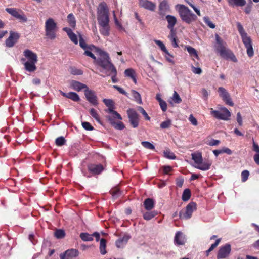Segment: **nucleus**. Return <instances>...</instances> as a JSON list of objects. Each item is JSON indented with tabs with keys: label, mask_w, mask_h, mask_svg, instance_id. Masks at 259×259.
<instances>
[{
	"label": "nucleus",
	"mask_w": 259,
	"mask_h": 259,
	"mask_svg": "<svg viewBox=\"0 0 259 259\" xmlns=\"http://www.w3.org/2000/svg\"><path fill=\"white\" fill-rule=\"evenodd\" d=\"M97 53L99 57L97 58L95 64L100 67L99 70L101 72L105 73L115 67L108 53L99 49L97 50Z\"/></svg>",
	"instance_id": "nucleus-1"
},
{
	"label": "nucleus",
	"mask_w": 259,
	"mask_h": 259,
	"mask_svg": "<svg viewBox=\"0 0 259 259\" xmlns=\"http://www.w3.org/2000/svg\"><path fill=\"white\" fill-rule=\"evenodd\" d=\"M215 49L220 55L226 59H230L234 62H237V59L233 53L226 47V44L223 42L218 35H215Z\"/></svg>",
	"instance_id": "nucleus-2"
},
{
	"label": "nucleus",
	"mask_w": 259,
	"mask_h": 259,
	"mask_svg": "<svg viewBox=\"0 0 259 259\" xmlns=\"http://www.w3.org/2000/svg\"><path fill=\"white\" fill-rule=\"evenodd\" d=\"M182 20L187 24L195 21L197 16L186 6L182 4H178L176 6Z\"/></svg>",
	"instance_id": "nucleus-3"
},
{
	"label": "nucleus",
	"mask_w": 259,
	"mask_h": 259,
	"mask_svg": "<svg viewBox=\"0 0 259 259\" xmlns=\"http://www.w3.org/2000/svg\"><path fill=\"white\" fill-rule=\"evenodd\" d=\"M58 27L56 22L52 18L47 19L45 23V31L46 36L51 40H54L56 37V32Z\"/></svg>",
	"instance_id": "nucleus-4"
},
{
	"label": "nucleus",
	"mask_w": 259,
	"mask_h": 259,
	"mask_svg": "<svg viewBox=\"0 0 259 259\" xmlns=\"http://www.w3.org/2000/svg\"><path fill=\"white\" fill-rule=\"evenodd\" d=\"M97 14L99 24L109 23V10L105 3L99 4Z\"/></svg>",
	"instance_id": "nucleus-5"
},
{
	"label": "nucleus",
	"mask_w": 259,
	"mask_h": 259,
	"mask_svg": "<svg viewBox=\"0 0 259 259\" xmlns=\"http://www.w3.org/2000/svg\"><path fill=\"white\" fill-rule=\"evenodd\" d=\"M211 114L218 119L228 120L231 116L230 112L226 108L222 107L220 110H214L211 109Z\"/></svg>",
	"instance_id": "nucleus-6"
},
{
	"label": "nucleus",
	"mask_w": 259,
	"mask_h": 259,
	"mask_svg": "<svg viewBox=\"0 0 259 259\" xmlns=\"http://www.w3.org/2000/svg\"><path fill=\"white\" fill-rule=\"evenodd\" d=\"M196 203L194 202H191L189 203L186 207L185 212L184 213L182 212H180V218L186 220L190 219L192 217L193 211L196 210Z\"/></svg>",
	"instance_id": "nucleus-7"
},
{
	"label": "nucleus",
	"mask_w": 259,
	"mask_h": 259,
	"mask_svg": "<svg viewBox=\"0 0 259 259\" xmlns=\"http://www.w3.org/2000/svg\"><path fill=\"white\" fill-rule=\"evenodd\" d=\"M242 42L246 49L247 54L249 57L254 55V51L251 38L247 34L241 37Z\"/></svg>",
	"instance_id": "nucleus-8"
},
{
	"label": "nucleus",
	"mask_w": 259,
	"mask_h": 259,
	"mask_svg": "<svg viewBox=\"0 0 259 259\" xmlns=\"http://www.w3.org/2000/svg\"><path fill=\"white\" fill-rule=\"evenodd\" d=\"M218 92L219 96L221 98H222V99L226 103V104L229 105L230 106H233L234 105V103L232 101L229 93L224 87H219L218 89Z\"/></svg>",
	"instance_id": "nucleus-9"
},
{
	"label": "nucleus",
	"mask_w": 259,
	"mask_h": 259,
	"mask_svg": "<svg viewBox=\"0 0 259 259\" xmlns=\"http://www.w3.org/2000/svg\"><path fill=\"white\" fill-rule=\"evenodd\" d=\"M129 121L134 128L138 127L139 125V117L137 112L132 109H129L127 111Z\"/></svg>",
	"instance_id": "nucleus-10"
},
{
	"label": "nucleus",
	"mask_w": 259,
	"mask_h": 259,
	"mask_svg": "<svg viewBox=\"0 0 259 259\" xmlns=\"http://www.w3.org/2000/svg\"><path fill=\"white\" fill-rule=\"evenodd\" d=\"M84 95L87 100L93 105L98 104L97 97L94 91L89 89L88 87L87 89L84 91Z\"/></svg>",
	"instance_id": "nucleus-11"
},
{
	"label": "nucleus",
	"mask_w": 259,
	"mask_h": 259,
	"mask_svg": "<svg viewBox=\"0 0 259 259\" xmlns=\"http://www.w3.org/2000/svg\"><path fill=\"white\" fill-rule=\"evenodd\" d=\"M6 10L12 16L22 22H25L27 21V17L25 16L23 12L21 11L19 12L16 9L7 8Z\"/></svg>",
	"instance_id": "nucleus-12"
},
{
	"label": "nucleus",
	"mask_w": 259,
	"mask_h": 259,
	"mask_svg": "<svg viewBox=\"0 0 259 259\" xmlns=\"http://www.w3.org/2000/svg\"><path fill=\"white\" fill-rule=\"evenodd\" d=\"M231 250V245L229 244H226L224 246L220 247L217 254V258H227L229 256Z\"/></svg>",
	"instance_id": "nucleus-13"
},
{
	"label": "nucleus",
	"mask_w": 259,
	"mask_h": 259,
	"mask_svg": "<svg viewBox=\"0 0 259 259\" xmlns=\"http://www.w3.org/2000/svg\"><path fill=\"white\" fill-rule=\"evenodd\" d=\"M20 36L17 32L10 31L9 37L6 40V45L8 47H12L17 41Z\"/></svg>",
	"instance_id": "nucleus-14"
},
{
	"label": "nucleus",
	"mask_w": 259,
	"mask_h": 259,
	"mask_svg": "<svg viewBox=\"0 0 259 259\" xmlns=\"http://www.w3.org/2000/svg\"><path fill=\"white\" fill-rule=\"evenodd\" d=\"M78 255L77 250L71 249L65 251L60 254V259H74Z\"/></svg>",
	"instance_id": "nucleus-15"
},
{
	"label": "nucleus",
	"mask_w": 259,
	"mask_h": 259,
	"mask_svg": "<svg viewBox=\"0 0 259 259\" xmlns=\"http://www.w3.org/2000/svg\"><path fill=\"white\" fill-rule=\"evenodd\" d=\"M24 58H26L27 60L26 61L31 62H37V55L36 53L33 52L32 51L26 49L24 50Z\"/></svg>",
	"instance_id": "nucleus-16"
},
{
	"label": "nucleus",
	"mask_w": 259,
	"mask_h": 259,
	"mask_svg": "<svg viewBox=\"0 0 259 259\" xmlns=\"http://www.w3.org/2000/svg\"><path fill=\"white\" fill-rule=\"evenodd\" d=\"M21 61L23 64L25 70L27 71L33 72L36 70V64L37 62L26 61V58H22Z\"/></svg>",
	"instance_id": "nucleus-17"
},
{
	"label": "nucleus",
	"mask_w": 259,
	"mask_h": 259,
	"mask_svg": "<svg viewBox=\"0 0 259 259\" xmlns=\"http://www.w3.org/2000/svg\"><path fill=\"white\" fill-rule=\"evenodd\" d=\"M139 6L151 11H154L156 8L155 4L148 0H139Z\"/></svg>",
	"instance_id": "nucleus-18"
},
{
	"label": "nucleus",
	"mask_w": 259,
	"mask_h": 259,
	"mask_svg": "<svg viewBox=\"0 0 259 259\" xmlns=\"http://www.w3.org/2000/svg\"><path fill=\"white\" fill-rule=\"evenodd\" d=\"M186 241V236L181 231L177 232L174 238L175 243L178 245H183Z\"/></svg>",
	"instance_id": "nucleus-19"
},
{
	"label": "nucleus",
	"mask_w": 259,
	"mask_h": 259,
	"mask_svg": "<svg viewBox=\"0 0 259 259\" xmlns=\"http://www.w3.org/2000/svg\"><path fill=\"white\" fill-rule=\"evenodd\" d=\"M159 14L160 15L164 16L166 13L169 11L170 7L167 0L162 1L158 6Z\"/></svg>",
	"instance_id": "nucleus-20"
},
{
	"label": "nucleus",
	"mask_w": 259,
	"mask_h": 259,
	"mask_svg": "<svg viewBox=\"0 0 259 259\" xmlns=\"http://www.w3.org/2000/svg\"><path fill=\"white\" fill-rule=\"evenodd\" d=\"M70 84L71 88L77 92H79L82 90L84 91L88 87L86 84L76 80H71Z\"/></svg>",
	"instance_id": "nucleus-21"
},
{
	"label": "nucleus",
	"mask_w": 259,
	"mask_h": 259,
	"mask_svg": "<svg viewBox=\"0 0 259 259\" xmlns=\"http://www.w3.org/2000/svg\"><path fill=\"white\" fill-rule=\"evenodd\" d=\"M89 170L95 175H98L103 170V167L101 164H91L88 165Z\"/></svg>",
	"instance_id": "nucleus-22"
},
{
	"label": "nucleus",
	"mask_w": 259,
	"mask_h": 259,
	"mask_svg": "<svg viewBox=\"0 0 259 259\" xmlns=\"http://www.w3.org/2000/svg\"><path fill=\"white\" fill-rule=\"evenodd\" d=\"M131 236L125 234L122 237L119 238L116 241V245L118 248H123L127 243Z\"/></svg>",
	"instance_id": "nucleus-23"
},
{
	"label": "nucleus",
	"mask_w": 259,
	"mask_h": 259,
	"mask_svg": "<svg viewBox=\"0 0 259 259\" xmlns=\"http://www.w3.org/2000/svg\"><path fill=\"white\" fill-rule=\"evenodd\" d=\"M63 30L66 32L70 40L75 44H78V39L76 35L72 31V30L68 27H64Z\"/></svg>",
	"instance_id": "nucleus-24"
},
{
	"label": "nucleus",
	"mask_w": 259,
	"mask_h": 259,
	"mask_svg": "<svg viewBox=\"0 0 259 259\" xmlns=\"http://www.w3.org/2000/svg\"><path fill=\"white\" fill-rule=\"evenodd\" d=\"M107 119L110 122V123L117 130H122L125 128V126L124 124L119 121L118 122H116L114 119H113L111 116H108Z\"/></svg>",
	"instance_id": "nucleus-25"
},
{
	"label": "nucleus",
	"mask_w": 259,
	"mask_h": 259,
	"mask_svg": "<svg viewBox=\"0 0 259 259\" xmlns=\"http://www.w3.org/2000/svg\"><path fill=\"white\" fill-rule=\"evenodd\" d=\"M100 28V32L101 34L105 36H108L110 34V26L109 23L99 24Z\"/></svg>",
	"instance_id": "nucleus-26"
},
{
	"label": "nucleus",
	"mask_w": 259,
	"mask_h": 259,
	"mask_svg": "<svg viewBox=\"0 0 259 259\" xmlns=\"http://www.w3.org/2000/svg\"><path fill=\"white\" fill-rule=\"evenodd\" d=\"M104 74H105V75H101L103 77H105V76H111L112 81L113 83H116L118 81V79L116 77V76L117 74V70H116L115 67L114 68H112V69H111V70H110V71H109L108 72H106Z\"/></svg>",
	"instance_id": "nucleus-27"
},
{
	"label": "nucleus",
	"mask_w": 259,
	"mask_h": 259,
	"mask_svg": "<svg viewBox=\"0 0 259 259\" xmlns=\"http://www.w3.org/2000/svg\"><path fill=\"white\" fill-rule=\"evenodd\" d=\"M166 19L168 22L167 28L169 29H174V26L177 23L176 18L170 15H168L166 16Z\"/></svg>",
	"instance_id": "nucleus-28"
},
{
	"label": "nucleus",
	"mask_w": 259,
	"mask_h": 259,
	"mask_svg": "<svg viewBox=\"0 0 259 259\" xmlns=\"http://www.w3.org/2000/svg\"><path fill=\"white\" fill-rule=\"evenodd\" d=\"M168 102L171 105H172L173 103L179 104L182 102V99L178 93L175 91L172 96L169 99Z\"/></svg>",
	"instance_id": "nucleus-29"
},
{
	"label": "nucleus",
	"mask_w": 259,
	"mask_h": 259,
	"mask_svg": "<svg viewBox=\"0 0 259 259\" xmlns=\"http://www.w3.org/2000/svg\"><path fill=\"white\" fill-rule=\"evenodd\" d=\"M154 201L152 199L147 198L143 203L144 206L147 210H151L154 207Z\"/></svg>",
	"instance_id": "nucleus-30"
},
{
	"label": "nucleus",
	"mask_w": 259,
	"mask_h": 259,
	"mask_svg": "<svg viewBox=\"0 0 259 259\" xmlns=\"http://www.w3.org/2000/svg\"><path fill=\"white\" fill-rule=\"evenodd\" d=\"M228 4L232 7L243 6L246 4L245 0H227Z\"/></svg>",
	"instance_id": "nucleus-31"
},
{
	"label": "nucleus",
	"mask_w": 259,
	"mask_h": 259,
	"mask_svg": "<svg viewBox=\"0 0 259 259\" xmlns=\"http://www.w3.org/2000/svg\"><path fill=\"white\" fill-rule=\"evenodd\" d=\"M211 163L209 162H201L198 165L195 166L197 169L201 170L206 171L210 169Z\"/></svg>",
	"instance_id": "nucleus-32"
},
{
	"label": "nucleus",
	"mask_w": 259,
	"mask_h": 259,
	"mask_svg": "<svg viewBox=\"0 0 259 259\" xmlns=\"http://www.w3.org/2000/svg\"><path fill=\"white\" fill-rule=\"evenodd\" d=\"M191 156L192 159L197 165L202 161V157L201 153H193L191 154Z\"/></svg>",
	"instance_id": "nucleus-33"
},
{
	"label": "nucleus",
	"mask_w": 259,
	"mask_h": 259,
	"mask_svg": "<svg viewBox=\"0 0 259 259\" xmlns=\"http://www.w3.org/2000/svg\"><path fill=\"white\" fill-rule=\"evenodd\" d=\"M157 214V212L156 211H148L144 213L143 217L144 220L149 221L151 220Z\"/></svg>",
	"instance_id": "nucleus-34"
},
{
	"label": "nucleus",
	"mask_w": 259,
	"mask_h": 259,
	"mask_svg": "<svg viewBox=\"0 0 259 259\" xmlns=\"http://www.w3.org/2000/svg\"><path fill=\"white\" fill-rule=\"evenodd\" d=\"M155 43L160 48V49L165 53L166 55L168 56L169 57H172V56L171 55L167 50L166 49L164 44L159 40H154Z\"/></svg>",
	"instance_id": "nucleus-35"
},
{
	"label": "nucleus",
	"mask_w": 259,
	"mask_h": 259,
	"mask_svg": "<svg viewBox=\"0 0 259 259\" xmlns=\"http://www.w3.org/2000/svg\"><path fill=\"white\" fill-rule=\"evenodd\" d=\"M106 243H107V242L105 239L102 238L100 240L99 249H100V253L102 255H105L107 253V251L106 250Z\"/></svg>",
	"instance_id": "nucleus-36"
},
{
	"label": "nucleus",
	"mask_w": 259,
	"mask_h": 259,
	"mask_svg": "<svg viewBox=\"0 0 259 259\" xmlns=\"http://www.w3.org/2000/svg\"><path fill=\"white\" fill-rule=\"evenodd\" d=\"M185 48L186 49L187 51H188L190 56H191L192 57H194L196 59L199 58L197 52L196 50V49H195L194 48L189 46H185Z\"/></svg>",
	"instance_id": "nucleus-37"
},
{
	"label": "nucleus",
	"mask_w": 259,
	"mask_h": 259,
	"mask_svg": "<svg viewBox=\"0 0 259 259\" xmlns=\"http://www.w3.org/2000/svg\"><path fill=\"white\" fill-rule=\"evenodd\" d=\"M67 21L69 25L72 28H74L76 26L75 18L73 14L70 13L67 16Z\"/></svg>",
	"instance_id": "nucleus-38"
},
{
	"label": "nucleus",
	"mask_w": 259,
	"mask_h": 259,
	"mask_svg": "<svg viewBox=\"0 0 259 259\" xmlns=\"http://www.w3.org/2000/svg\"><path fill=\"white\" fill-rule=\"evenodd\" d=\"M131 93L134 100L136 101L138 104H142V101L140 94L135 90H132Z\"/></svg>",
	"instance_id": "nucleus-39"
},
{
	"label": "nucleus",
	"mask_w": 259,
	"mask_h": 259,
	"mask_svg": "<svg viewBox=\"0 0 259 259\" xmlns=\"http://www.w3.org/2000/svg\"><path fill=\"white\" fill-rule=\"evenodd\" d=\"M80 237L83 241H92L93 240L92 234L87 233H81L80 234Z\"/></svg>",
	"instance_id": "nucleus-40"
},
{
	"label": "nucleus",
	"mask_w": 259,
	"mask_h": 259,
	"mask_svg": "<svg viewBox=\"0 0 259 259\" xmlns=\"http://www.w3.org/2000/svg\"><path fill=\"white\" fill-rule=\"evenodd\" d=\"M54 236L57 239H62L64 237L65 233L63 230L56 229L54 232Z\"/></svg>",
	"instance_id": "nucleus-41"
},
{
	"label": "nucleus",
	"mask_w": 259,
	"mask_h": 259,
	"mask_svg": "<svg viewBox=\"0 0 259 259\" xmlns=\"http://www.w3.org/2000/svg\"><path fill=\"white\" fill-rule=\"evenodd\" d=\"M191 197V191L189 189H186L182 194V200L184 201H188Z\"/></svg>",
	"instance_id": "nucleus-42"
},
{
	"label": "nucleus",
	"mask_w": 259,
	"mask_h": 259,
	"mask_svg": "<svg viewBox=\"0 0 259 259\" xmlns=\"http://www.w3.org/2000/svg\"><path fill=\"white\" fill-rule=\"evenodd\" d=\"M68 98L75 102H77L80 100V98L78 95L77 93L73 92L68 93Z\"/></svg>",
	"instance_id": "nucleus-43"
},
{
	"label": "nucleus",
	"mask_w": 259,
	"mask_h": 259,
	"mask_svg": "<svg viewBox=\"0 0 259 259\" xmlns=\"http://www.w3.org/2000/svg\"><path fill=\"white\" fill-rule=\"evenodd\" d=\"M110 193L114 198L118 197L121 194V192L118 188H114L110 190Z\"/></svg>",
	"instance_id": "nucleus-44"
},
{
	"label": "nucleus",
	"mask_w": 259,
	"mask_h": 259,
	"mask_svg": "<svg viewBox=\"0 0 259 259\" xmlns=\"http://www.w3.org/2000/svg\"><path fill=\"white\" fill-rule=\"evenodd\" d=\"M164 155L165 157L169 159H175L176 156L175 154L171 152L169 149H166L163 152Z\"/></svg>",
	"instance_id": "nucleus-45"
},
{
	"label": "nucleus",
	"mask_w": 259,
	"mask_h": 259,
	"mask_svg": "<svg viewBox=\"0 0 259 259\" xmlns=\"http://www.w3.org/2000/svg\"><path fill=\"white\" fill-rule=\"evenodd\" d=\"M220 240H221L220 239H217L215 241V243L212 244L211 245L210 247L207 250H206V256H208L209 255V253L211 251H212L218 245V244H219V243L220 242Z\"/></svg>",
	"instance_id": "nucleus-46"
},
{
	"label": "nucleus",
	"mask_w": 259,
	"mask_h": 259,
	"mask_svg": "<svg viewBox=\"0 0 259 259\" xmlns=\"http://www.w3.org/2000/svg\"><path fill=\"white\" fill-rule=\"evenodd\" d=\"M90 114L91 115V116L95 119V120L99 122L100 121V117H99V116L97 112V111L94 109V108H92L91 110H90Z\"/></svg>",
	"instance_id": "nucleus-47"
},
{
	"label": "nucleus",
	"mask_w": 259,
	"mask_h": 259,
	"mask_svg": "<svg viewBox=\"0 0 259 259\" xmlns=\"http://www.w3.org/2000/svg\"><path fill=\"white\" fill-rule=\"evenodd\" d=\"M66 140L65 138L61 136L60 137L57 138L55 140L56 145L58 146H61L65 144Z\"/></svg>",
	"instance_id": "nucleus-48"
},
{
	"label": "nucleus",
	"mask_w": 259,
	"mask_h": 259,
	"mask_svg": "<svg viewBox=\"0 0 259 259\" xmlns=\"http://www.w3.org/2000/svg\"><path fill=\"white\" fill-rule=\"evenodd\" d=\"M237 27L241 37L247 34L246 32L244 31V28L240 23H237Z\"/></svg>",
	"instance_id": "nucleus-49"
},
{
	"label": "nucleus",
	"mask_w": 259,
	"mask_h": 259,
	"mask_svg": "<svg viewBox=\"0 0 259 259\" xmlns=\"http://www.w3.org/2000/svg\"><path fill=\"white\" fill-rule=\"evenodd\" d=\"M137 109L144 116L146 120H150V117L148 116V114L143 107L141 106H138Z\"/></svg>",
	"instance_id": "nucleus-50"
},
{
	"label": "nucleus",
	"mask_w": 259,
	"mask_h": 259,
	"mask_svg": "<svg viewBox=\"0 0 259 259\" xmlns=\"http://www.w3.org/2000/svg\"><path fill=\"white\" fill-rule=\"evenodd\" d=\"M124 74L126 76L132 78L135 75V72L134 69L132 68H128L125 70Z\"/></svg>",
	"instance_id": "nucleus-51"
},
{
	"label": "nucleus",
	"mask_w": 259,
	"mask_h": 259,
	"mask_svg": "<svg viewBox=\"0 0 259 259\" xmlns=\"http://www.w3.org/2000/svg\"><path fill=\"white\" fill-rule=\"evenodd\" d=\"M203 20L205 24L211 28H214L215 27V25L210 21V19L208 17H204L203 18Z\"/></svg>",
	"instance_id": "nucleus-52"
},
{
	"label": "nucleus",
	"mask_w": 259,
	"mask_h": 259,
	"mask_svg": "<svg viewBox=\"0 0 259 259\" xmlns=\"http://www.w3.org/2000/svg\"><path fill=\"white\" fill-rule=\"evenodd\" d=\"M171 125V121L170 120L168 119L166 121L162 122L160 124V127L162 129H166L169 128Z\"/></svg>",
	"instance_id": "nucleus-53"
},
{
	"label": "nucleus",
	"mask_w": 259,
	"mask_h": 259,
	"mask_svg": "<svg viewBox=\"0 0 259 259\" xmlns=\"http://www.w3.org/2000/svg\"><path fill=\"white\" fill-rule=\"evenodd\" d=\"M142 145L145 148L148 149H154L155 148L154 146L151 143L147 141H143L142 142Z\"/></svg>",
	"instance_id": "nucleus-54"
},
{
	"label": "nucleus",
	"mask_w": 259,
	"mask_h": 259,
	"mask_svg": "<svg viewBox=\"0 0 259 259\" xmlns=\"http://www.w3.org/2000/svg\"><path fill=\"white\" fill-rule=\"evenodd\" d=\"M249 175V172L248 170H243L241 172L242 181L243 182H245L248 179Z\"/></svg>",
	"instance_id": "nucleus-55"
},
{
	"label": "nucleus",
	"mask_w": 259,
	"mask_h": 259,
	"mask_svg": "<svg viewBox=\"0 0 259 259\" xmlns=\"http://www.w3.org/2000/svg\"><path fill=\"white\" fill-rule=\"evenodd\" d=\"M82 126L85 130L88 131H92L94 128L91 124L88 122H82Z\"/></svg>",
	"instance_id": "nucleus-56"
},
{
	"label": "nucleus",
	"mask_w": 259,
	"mask_h": 259,
	"mask_svg": "<svg viewBox=\"0 0 259 259\" xmlns=\"http://www.w3.org/2000/svg\"><path fill=\"white\" fill-rule=\"evenodd\" d=\"M201 93L202 95V98L204 100H207L209 96V93L208 91L204 88H203L201 90Z\"/></svg>",
	"instance_id": "nucleus-57"
},
{
	"label": "nucleus",
	"mask_w": 259,
	"mask_h": 259,
	"mask_svg": "<svg viewBox=\"0 0 259 259\" xmlns=\"http://www.w3.org/2000/svg\"><path fill=\"white\" fill-rule=\"evenodd\" d=\"M161 110L165 112L167 110V103L164 100L160 101L159 103Z\"/></svg>",
	"instance_id": "nucleus-58"
},
{
	"label": "nucleus",
	"mask_w": 259,
	"mask_h": 259,
	"mask_svg": "<svg viewBox=\"0 0 259 259\" xmlns=\"http://www.w3.org/2000/svg\"><path fill=\"white\" fill-rule=\"evenodd\" d=\"M79 45L83 49H85L87 47V44L80 35H79Z\"/></svg>",
	"instance_id": "nucleus-59"
},
{
	"label": "nucleus",
	"mask_w": 259,
	"mask_h": 259,
	"mask_svg": "<svg viewBox=\"0 0 259 259\" xmlns=\"http://www.w3.org/2000/svg\"><path fill=\"white\" fill-rule=\"evenodd\" d=\"M70 72L73 75H81L83 73L81 70L75 68H71Z\"/></svg>",
	"instance_id": "nucleus-60"
},
{
	"label": "nucleus",
	"mask_w": 259,
	"mask_h": 259,
	"mask_svg": "<svg viewBox=\"0 0 259 259\" xmlns=\"http://www.w3.org/2000/svg\"><path fill=\"white\" fill-rule=\"evenodd\" d=\"M189 120L191 122V123L195 125L196 126L198 124L197 119L195 117H194V116L192 114H191L189 117Z\"/></svg>",
	"instance_id": "nucleus-61"
},
{
	"label": "nucleus",
	"mask_w": 259,
	"mask_h": 259,
	"mask_svg": "<svg viewBox=\"0 0 259 259\" xmlns=\"http://www.w3.org/2000/svg\"><path fill=\"white\" fill-rule=\"evenodd\" d=\"M103 102L108 107H112L113 106V103L112 100L105 99L103 100Z\"/></svg>",
	"instance_id": "nucleus-62"
},
{
	"label": "nucleus",
	"mask_w": 259,
	"mask_h": 259,
	"mask_svg": "<svg viewBox=\"0 0 259 259\" xmlns=\"http://www.w3.org/2000/svg\"><path fill=\"white\" fill-rule=\"evenodd\" d=\"M84 55L93 58L94 60V63L95 62V61L97 60V58L91 51H90L89 50H85L84 51Z\"/></svg>",
	"instance_id": "nucleus-63"
},
{
	"label": "nucleus",
	"mask_w": 259,
	"mask_h": 259,
	"mask_svg": "<svg viewBox=\"0 0 259 259\" xmlns=\"http://www.w3.org/2000/svg\"><path fill=\"white\" fill-rule=\"evenodd\" d=\"M253 150L256 153V154H259V146L255 143L254 140H253Z\"/></svg>",
	"instance_id": "nucleus-64"
}]
</instances>
